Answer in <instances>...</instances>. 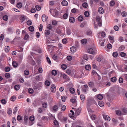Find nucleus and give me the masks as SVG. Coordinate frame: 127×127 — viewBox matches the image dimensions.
<instances>
[{"mask_svg":"<svg viewBox=\"0 0 127 127\" xmlns=\"http://www.w3.org/2000/svg\"><path fill=\"white\" fill-rule=\"evenodd\" d=\"M62 5L63 6H66L68 5L67 2L65 0H63L61 2Z\"/></svg>","mask_w":127,"mask_h":127,"instance_id":"dca6fc26","label":"nucleus"},{"mask_svg":"<svg viewBox=\"0 0 127 127\" xmlns=\"http://www.w3.org/2000/svg\"><path fill=\"white\" fill-rule=\"evenodd\" d=\"M46 59L47 60V62L48 63L50 64H51V62L50 59L48 57H47L46 58Z\"/></svg>","mask_w":127,"mask_h":127,"instance_id":"052dcab7","label":"nucleus"},{"mask_svg":"<svg viewBox=\"0 0 127 127\" xmlns=\"http://www.w3.org/2000/svg\"><path fill=\"white\" fill-rule=\"evenodd\" d=\"M83 72L80 71L77 72V73H74L73 75H72L71 76L76 78H81L83 75Z\"/></svg>","mask_w":127,"mask_h":127,"instance_id":"f257e3e1","label":"nucleus"},{"mask_svg":"<svg viewBox=\"0 0 127 127\" xmlns=\"http://www.w3.org/2000/svg\"><path fill=\"white\" fill-rule=\"evenodd\" d=\"M88 85L90 87L93 88L94 87V83L93 82H90L88 83Z\"/></svg>","mask_w":127,"mask_h":127,"instance_id":"aec40b11","label":"nucleus"},{"mask_svg":"<svg viewBox=\"0 0 127 127\" xmlns=\"http://www.w3.org/2000/svg\"><path fill=\"white\" fill-rule=\"evenodd\" d=\"M112 55L114 57H116L118 55V53L116 52H114L112 54Z\"/></svg>","mask_w":127,"mask_h":127,"instance_id":"c03bdc74","label":"nucleus"},{"mask_svg":"<svg viewBox=\"0 0 127 127\" xmlns=\"http://www.w3.org/2000/svg\"><path fill=\"white\" fill-rule=\"evenodd\" d=\"M66 108V107L65 106L63 105L61 108V111H63L65 110Z\"/></svg>","mask_w":127,"mask_h":127,"instance_id":"bf43d9fd","label":"nucleus"},{"mask_svg":"<svg viewBox=\"0 0 127 127\" xmlns=\"http://www.w3.org/2000/svg\"><path fill=\"white\" fill-rule=\"evenodd\" d=\"M57 22L55 20H53L52 22V24L53 25L55 26L57 25Z\"/></svg>","mask_w":127,"mask_h":127,"instance_id":"338daca9","label":"nucleus"},{"mask_svg":"<svg viewBox=\"0 0 127 127\" xmlns=\"http://www.w3.org/2000/svg\"><path fill=\"white\" fill-rule=\"evenodd\" d=\"M43 107L44 108H46L47 106V103L45 102L43 103L42 104Z\"/></svg>","mask_w":127,"mask_h":127,"instance_id":"a19ab883","label":"nucleus"},{"mask_svg":"<svg viewBox=\"0 0 127 127\" xmlns=\"http://www.w3.org/2000/svg\"><path fill=\"white\" fill-rule=\"evenodd\" d=\"M51 90L52 93H54L55 92L56 90V87L53 84L51 85Z\"/></svg>","mask_w":127,"mask_h":127,"instance_id":"1a4fd4ad","label":"nucleus"},{"mask_svg":"<svg viewBox=\"0 0 127 127\" xmlns=\"http://www.w3.org/2000/svg\"><path fill=\"white\" fill-rule=\"evenodd\" d=\"M35 8L36 10L37 11H39L41 9V8L40 6L38 5H37L36 6Z\"/></svg>","mask_w":127,"mask_h":127,"instance_id":"774afa93","label":"nucleus"},{"mask_svg":"<svg viewBox=\"0 0 127 127\" xmlns=\"http://www.w3.org/2000/svg\"><path fill=\"white\" fill-rule=\"evenodd\" d=\"M22 6V3L21 2H18L17 4V7L19 8H21Z\"/></svg>","mask_w":127,"mask_h":127,"instance_id":"a878e982","label":"nucleus"},{"mask_svg":"<svg viewBox=\"0 0 127 127\" xmlns=\"http://www.w3.org/2000/svg\"><path fill=\"white\" fill-rule=\"evenodd\" d=\"M24 74L26 75H28L29 74V71L28 70H26L24 71Z\"/></svg>","mask_w":127,"mask_h":127,"instance_id":"680f3d73","label":"nucleus"},{"mask_svg":"<svg viewBox=\"0 0 127 127\" xmlns=\"http://www.w3.org/2000/svg\"><path fill=\"white\" fill-rule=\"evenodd\" d=\"M29 29L30 31L32 32L34 31V28L33 27L31 26L29 27Z\"/></svg>","mask_w":127,"mask_h":127,"instance_id":"37998d69","label":"nucleus"},{"mask_svg":"<svg viewBox=\"0 0 127 127\" xmlns=\"http://www.w3.org/2000/svg\"><path fill=\"white\" fill-rule=\"evenodd\" d=\"M42 21L44 22H45L46 21L48 20V17L45 15H43L42 16Z\"/></svg>","mask_w":127,"mask_h":127,"instance_id":"9b49d317","label":"nucleus"},{"mask_svg":"<svg viewBox=\"0 0 127 127\" xmlns=\"http://www.w3.org/2000/svg\"><path fill=\"white\" fill-rule=\"evenodd\" d=\"M12 64L13 66L15 68L17 67L18 66V63L15 61L13 62Z\"/></svg>","mask_w":127,"mask_h":127,"instance_id":"393cba45","label":"nucleus"},{"mask_svg":"<svg viewBox=\"0 0 127 127\" xmlns=\"http://www.w3.org/2000/svg\"><path fill=\"white\" fill-rule=\"evenodd\" d=\"M99 41L100 44L102 46H103L105 41L103 39H101L99 40Z\"/></svg>","mask_w":127,"mask_h":127,"instance_id":"b1692460","label":"nucleus"},{"mask_svg":"<svg viewBox=\"0 0 127 127\" xmlns=\"http://www.w3.org/2000/svg\"><path fill=\"white\" fill-rule=\"evenodd\" d=\"M82 5L83 7L85 8H87L88 6L87 3L86 2H84L83 3Z\"/></svg>","mask_w":127,"mask_h":127,"instance_id":"5fc2aeb1","label":"nucleus"},{"mask_svg":"<svg viewBox=\"0 0 127 127\" xmlns=\"http://www.w3.org/2000/svg\"><path fill=\"white\" fill-rule=\"evenodd\" d=\"M78 19L79 21L81 22L83 20V18L82 16L81 15L78 16Z\"/></svg>","mask_w":127,"mask_h":127,"instance_id":"bb28decb","label":"nucleus"},{"mask_svg":"<svg viewBox=\"0 0 127 127\" xmlns=\"http://www.w3.org/2000/svg\"><path fill=\"white\" fill-rule=\"evenodd\" d=\"M51 111L53 112L57 111L59 109V107L57 105H54L50 108Z\"/></svg>","mask_w":127,"mask_h":127,"instance_id":"423d86ee","label":"nucleus"},{"mask_svg":"<svg viewBox=\"0 0 127 127\" xmlns=\"http://www.w3.org/2000/svg\"><path fill=\"white\" fill-rule=\"evenodd\" d=\"M20 19L22 21H23L25 19V16L24 15H22L20 18Z\"/></svg>","mask_w":127,"mask_h":127,"instance_id":"de8ad7c7","label":"nucleus"},{"mask_svg":"<svg viewBox=\"0 0 127 127\" xmlns=\"http://www.w3.org/2000/svg\"><path fill=\"white\" fill-rule=\"evenodd\" d=\"M81 110V108L80 107H79L77 109H76L75 111V114L77 115H80Z\"/></svg>","mask_w":127,"mask_h":127,"instance_id":"9d476101","label":"nucleus"},{"mask_svg":"<svg viewBox=\"0 0 127 127\" xmlns=\"http://www.w3.org/2000/svg\"><path fill=\"white\" fill-rule=\"evenodd\" d=\"M70 113L69 114V117L71 118L74 119V112L72 110H71Z\"/></svg>","mask_w":127,"mask_h":127,"instance_id":"f8f14e48","label":"nucleus"},{"mask_svg":"<svg viewBox=\"0 0 127 127\" xmlns=\"http://www.w3.org/2000/svg\"><path fill=\"white\" fill-rule=\"evenodd\" d=\"M85 68L86 70H90L91 69V66L90 65H87L85 66Z\"/></svg>","mask_w":127,"mask_h":127,"instance_id":"4be33fe9","label":"nucleus"},{"mask_svg":"<svg viewBox=\"0 0 127 127\" xmlns=\"http://www.w3.org/2000/svg\"><path fill=\"white\" fill-rule=\"evenodd\" d=\"M102 115L103 119L107 121H109L111 119L110 117L107 115L105 112H103Z\"/></svg>","mask_w":127,"mask_h":127,"instance_id":"20e7f679","label":"nucleus"},{"mask_svg":"<svg viewBox=\"0 0 127 127\" xmlns=\"http://www.w3.org/2000/svg\"><path fill=\"white\" fill-rule=\"evenodd\" d=\"M68 16V14L67 13H65L63 15L62 18L64 19H66L67 18Z\"/></svg>","mask_w":127,"mask_h":127,"instance_id":"5701e85b","label":"nucleus"},{"mask_svg":"<svg viewBox=\"0 0 127 127\" xmlns=\"http://www.w3.org/2000/svg\"><path fill=\"white\" fill-rule=\"evenodd\" d=\"M50 31L48 30H45V33L46 35H48L50 33Z\"/></svg>","mask_w":127,"mask_h":127,"instance_id":"6e6d98bb","label":"nucleus"},{"mask_svg":"<svg viewBox=\"0 0 127 127\" xmlns=\"http://www.w3.org/2000/svg\"><path fill=\"white\" fill-rule=\"evenodd\" d=\"M0 102L3 105H4L6 103V101L4 99H2L0 100Z\"/></svg>","mask_w":127,"mask_h":127,"instance_id":"72a5a7b5","label":"nucleus"},{"mask_svg":"<svg viewBox=\"0 0 127 127\" xmlns=\"http://www.w3.org/2000/svg\"><path fill=\"white\" fill-rule=\"evenodd\" d=\"M126 53L123 52H121L120 53V55L123 57H125L126 56Z\"/></svg>","mask_w":127,"mask_h":127,"instance_id":"603ef678","label":"nucleus"},{"mask_svg":"<svg viewBox=\"0 0 127 127\" xmlns=\"http://www.w3.org/2000/svg\"><path fill=\"white\" fill-rule=\"evenodd\" d=\"M88 52L89 53L95 55L96 53L97 50L95 48H94L93 49L89 48L88 49Z\"/></svg>","mask_w":127,"mask_h":127,"instance_id":"39448f33","label":"nucleus"},{"mask_svg":"<svg viewBox=\"0 0 127 127\" xmlns=\"http://www.w3.org/2000/svg\"><path fill=\"white\" fill-rule=\"evenodd\" d=\"M69 91L70 93L72 94H73L75 92V90L74 88H71L69 89Z\"/></svg>","mask_w":127,"mask_h":127,"instance_id":"473e14b6","label":"nucleus"},{"mask_svg":"<svg viewBox=\"0 0 127 127\" xmlns=\"http://www.w3.org/2000/svg\"><path fill=\"white\" fill-rule=\"evenodd\" d=\"M18 110L17 108V107H15L13 110V113L15 114Z\"/></svg>","mask_w":127,"mask_h":127,"instance_id":"a18cd8bd","label":"nucleus"},{"mask_svg":"<svg viewBox=\"0 0 127 127\" xmlns=\"http://www.w3.org/2000/svg\"><path fill=\"white\" fill-rule=\"evenodd\" d=\"M88 87L87 85H84L83 86L82 89V91L84 92H85L88 91Z\"/></svg>","mask_w":127,"mask_h":127,"instance_id":"6e6552de","label":"nucleus"},{"mask_svg":"<svg viewBox=\"0 0 127 127\" xmlns=\"http://www.w3.org/2000/svg\"><path fill=\"white\" fill-rule=\"evenodd\" d=\"M5 77L7 78H8L10 76V75L8 73H7L5 74Z\"/></svg>","mask_w":127,"mask_h":127,"instance_id":"e2e57ef3","label":"nucleus"},{"mask_svg":"<svg viewBox=\"0 0 127 127\" xmlns=\"http://www.w3.org/2000/svg\"><path fill=\"white\" fill-rule=\"evenodd\" d=\"M61 67L63 69L65 70L67 68V66L66 65L64 64L62 65Z\"/></svg>","mask_w":127,"mask_h":127,"instance_id":"49530a36","label":"nucleus"},{"mask_svg":"<svg viewBox=\"0 0 127 127\" xmlns=\"http://www.w3.org/2000/svg\"><path fill=\"white\" fill-rule=\"evenodd\" d=\"M115 112L116 115L118 116H120L121 115L122 112L120 110H117L115 111Z\"/></svg>","mask_w":127,"mask_h":127,"instance_id":"cd10ccee","label":"nucleus"},{"mask_svg":"<svg viewBox=\"0 0 127 127\" xmlns=\"http://www.w3.org/2000/svg\"><path fill=\"white\" fill-rule=\"evenodd\" d=\"M61 77H63L65 82L69 81L70 80L69 77L65 74L63 73H61Z\"/></svg>","mask_w":127,"mask_h":127,"instance_id":"7ed1b4c3","label":"nucleus"},{"mask_svg":"<svg viewBox=\"0 0 127 127\" xmlns=\"http://www.w3.org/2000/svg\"><path fill=\"white\" fill-rule=\"evenodd\" d=\"M49 11L51 14L55 17H57L58 15V13L57 10L52 9L49 10Z\"/></svg>","mask_w":127,"mask_h":127,"instance_id":"f03ea898","label":"nucleus"},{"mask_svg":"<svg viewBox=\"0 0 127 127\" xmlns=\"http://www.w3.org/2000/svg\"><path fill=\"white\" fill-rule=\"evenodd\" d=\"M99 13L100 14H103L104 13V10L103 8L101 7L99 8L98 9Z\"/></svg>","mask_w":127,"mask_h":127,"instance_id":"6ab92c4d","label":"nucleus"},{"mask_svg":"<svg viewBox=\"0 0 127 127\" xmlns=\"http://www.w3.org/2000/svg\"><path fill=\"white\" fill-rule=\"evenodd\" d=\"M58 117L61 121L64 123H66V121L67 119V117H64L62 116H61L59 115H58Z\"/></svg>","mask_w":127,"mask_h":127,"instance_id":"0eeeda50","label":"nucleus"},{"mask_svg":"<svg viewBox=\"0 0 127 127\" xmlns=\"http://www.w3.org/2000/svg\"><path fill=\"white\" fill-rule=\"evenodd\" d=\"M122 15L123 17H125L127 15V13L125 11L123 12L122 13Z\"/></svg>","mask_w":127,"mask_h":127,"instance_id":"13d9d810","label":"nucleus"},{"mask_svg":"<svg viewBox=\"0 0 127 127\" xmlns=\"http://www.w3.org/2000/svg\"><path fill=\"white\" fill-rule=\"evenodd\" d=\"M69 21L71 23H73L75 22V19L73 17H71L69 19Z\"/></svg>","mask_w":127,"mask_h":127,"instance_id":"412c9836","label":"nucleus"},{"mask_svg":"<svg viewBox=\"0 0 127 127\" xmlns=\"http://www.w3.org/2000/svg\"><path fill=\"white\" fill-rule=\"evenodd\" d=\"M29 120L32 122L34 120V116H31L29 118Z\"/></svg>","mask_w":127,"mask_h":127,"instance_id":"0e129e2a","label":"nucleus"},{"mask_svg":"<svg viewBox=\"0 0 127 127\" xmlns=\"http://www.w3.org/2000/svg\"><path fill=\"white\" fill-rule=\"evenodd\" d=\"M12 112V111L11 109L10 108H9L7 110V113L10 116Z\"/></svg>","mask_w":127,"mask_h":127,"instance_id":"58836bf2","label":"nucleus"},{"mask_svg":"<svg viewBox=\"0 0 127 127\" xmlns=\"http://www.w3.org/2000/svg\"><path fill=\"white\" fill-rule=\"evenodd\" d=\"M14 88L16 90H18L20 89V86L18 85H17L14 86Z\"/></svg>","mask_w":127,"mask_h":127,"instance_id":"2f4dec72","label":"nucleus"},{"mask_svg":"<svg viewBox=\"0 0 127 127\" xmlns=\"http://www.w3.org/2000/svg\"><path fill=\"white\" fill-rule=\"evenodd\" d=\"M117 80V78L115 77H114L111 78V81L113 82H115Z\"/></svg>","mask_w":127,"mask_h":127,"instance_id":"e433bc0d","label":"nucleus"},{"mask_svg":"<svg viewBox=\"0 0 127 127\" xmlns=\"http://www.w3.org/2000/svg\"><path fill=\"white\" fill-rule=\"evenodd\" d=\"M12 122L14 124V125H16V119L15 117H13L12 118Z\"/></svg>","mask_w":127,"mask_h":127,"instance_id":"c9c22d12","label":"nucleus"},{"mask_svg":"<svg viewBox=\"0 0 127 127\" xmlns=\"http://www.w3.org/2000/svg\"><path fill=\"white\" fill-rule=\"evenodd\" d=\"M3 19L5 21H6L8 20V17L6 15H5L3 17Z\"/></svg>","mask_w":127,"mask_h":127,"instance_id":"8fccbe9b","label":"nucleus"},{"mask_svg":"<svg viewBox=\"0 0 127 127\" xmlns=\"http://www.w3.org/2000/svg\"><path fill=\"white\" fill-rule=\"evenodd\" d=\"M50 82L48 80L46 81L45 82V84L47 86H49L50 85Z\"/></svg>","mask_w":127,"mask_h":127,"instance_id":"4d7b16f0","label":"nucleus"},{"mask_svg":"<svg viewBox=\"0 0 127 127\" xmlns=\"http://www.w3.org/2000/svg\"><path fill=\"white\" fill-rule=\"evenodd\" d=\"M70 50L72 52H75L76 51V48L75 47L72 46L71 47Z\"/></svg>","mask_w":127,"mask_h":127,"instance_id":"a211bd4d","label":"nucleus"},{"mask_svg":"<svg viewBox=\"0 0 127 127\" xmlns=\"http://www.w3.org/2000/svg\"><path fill=\"white\" fill-rule=\"evenodd\" d=\"M97 98L99 100H101L103 98V96L101 94H98L97 96Z\"/></svg>","mask_w":127,"mask_h":127,"instance_id":"c756f323","label":"nucleus"},{"mask_svg":"<svg viewBox=\"0 0 127 127\" xmlns=\"http://www.w3.org/2000/svg\"><path fill=\"white\" fill-rule=\"evenodd\" d=\"M10 70V68L8 66H6L5 68V71L6 72H8Z\"/></svg>","mask_w":127,"mask_h":127,"instance_id":"4c0bfd02","label":"nucleus"},{"mask_svg":"<svg viewBox=\"0 0 127 127\" xmlns=\"http://www.w3.org/2000/svg\"><path fill=\"white\" fill-rule=\"evenodd\" d=\"M84 14L86 17H88L89 15V13L88 11H86L85 12Z\"/></svg>","mask_w":127,"mask_h":127,"instance_id":"864d4df0","label":"nucleus"},{"mask_svg":"<svg viewBox=\"0 0 127 127\" xmlns=\"http://www.w3.org/2000/svg\"><path fill=\"white\" fill-rule=\"evenodd\" d=\"M4 50L6 52H8L9 50V47L8 46H5L4 48Z\"/></svg>","mask_w":127,"mask_h":127,"instance_id":"c85d7f7f","label":"nucleus"},{"mask_svg":"<svg viewBox=\"0 0 127 127\" xmlns=\"http://www.w3.org/2000/svg\"><path fill=\"white\" fill-rule=\"evenodd\" d=\"M98 103L99 106L101 107H103L104 105L103 103L101 101H99L98 102Z\"/></svg>","mask_w":127,"mask_h":127,"instance_id":"7c9ffc66","label":"nucleus"},{"mask_svg":"<svg viewBox=\"0 0 127 127\" xmlns=\"http://www.w3.org/2000/svg\"><path fill=\"white\" fill-rule=\"evenodd\" d=\"M115 4V2L113 0H111L110 3V5L111 6H113Z\"/></svg>","mask_w":127,"mask_h":127,"instance_id":"ea45409f","label":"nucleus"},{"mask_svg":"<svg viewBox=\"0 0 127 127\" xmlns=\"http://www.w3.org/2000/svg\"><path fill=\"white\" fill-rule=\"evenodd\" d=\"M16 98V96L14 95H13L11 97L10 99V100L11 101H14L15 100Z\"/></svg>","mask_w":127,"mask_h":127,"instance_id":"3c124183","label":"nucleus"},{"mask_svg":"<svg viewBox=\"0 0 127 127\" xmlns=\"http://www.w3.org/2000/svg\"><path fill=\"white\" fill-rule=\"evenodd\" d=\"M108 38L110 42L112 43H113L114 42V37L113 36L109 35Z\"/></svg>","mask_w":127,"mask_h":127,"instance_id":"4468645a","label":"nucleus"},{"mask_svg":"<svg viewBox=\"0 0 127 127\" xmlns=\"http://www.w3.org/2000/svg\"><path fill=\"white\" fill-rule=\"evenodd\" d=\"M70 101L72 102L74 104V106H76L77 105V102L76 101V100L75 99H71L70 100Z\"/></svg>","mask_w":127,"mask_h":127,"instance_id":"f3484780","label":"nucleus"},{"mask_svg":"<svg viewBox=\"0 0 127 127\" xmlns=\"http://www.w3.org/2000/svg\"><path fill=\"white\" fill-rule=\"evenodd\" d=\"M87 42V39H84L81 40V42L82 44H84Z\"/></svg>","mask_w":127,"mask_h":127,"instance_id":"79ce46f5","label":"nucleus"},{"mask_svg":"<svg viewBox=\"0 0 127 127\" xmlns=\"http://www.w3.org/2000/svg\"><path fill=\"white\" fill-rule=\"evenodd\" d=\"M28 92L30 94H32L33 92V90L32 88H29L28 90Z\"/></svg>","mask_w":127,"mask_h":127,"instance_id":"09e8293b","label":"nucleus"},{"mask_svg":"<svg viewBox=\"0 0 127 127\" xmlns=\"http://www.w3.org/2000/svg\"><path fill=\"white\" fill-rule=\"evenodd\" d=\"M114 30L116 31H119V28L118 26H114Z\"/></svg>","mask_w":127,"mask_h":127,"instance_id":"69168bd1","label":"nucleus"},{"mask_svg":"<svg viewBox=\"0 0 127 127\" xmlns=\"http://www.w3.org/2000/svg\"><path fill=\"white\" fill-rule=\"evenodd\" d=\"M66 73L71 76V75H73V73L74 72H72L71 70L70 69H67L66 71Z\"/></svg>","mask_w":127,"mask_h":127,"instance_id":"2eb2a0df","label":"nucleus"},{"mask_svg":"<svg viewBox=\"0 0 127 127\" xmlns=\"http://www.w3.org/2000/svg\"><path fill=\"white\" fill-rule=\"evenodd\" d=\"M103 37H104L105 36L106 34L105 33L103 32L101 33H99L98 34V37L99 38L100 37V35Z\"/></svg>","mask_w":127,"mask_h":127,"instance_id":"ddd939ff","label":"nucleus"},{"mask_svg":"<svg viewBox=\"0 0 127 127\" xmlns=\"http://www.w3.org/2000/svg\"><path fill=\"white\" fill-rule=\"evenodd\" d=\"M51 73L53 75L55 76L57 74V72L55 70H53L52 71Z\"/></svg>","mask_w":127,"mask_h":127,"instance_id":"f704fd0d","label":"nucleus"}]
</instances>
